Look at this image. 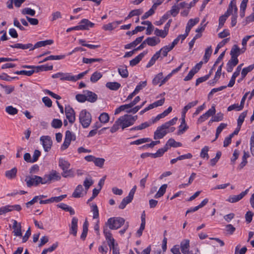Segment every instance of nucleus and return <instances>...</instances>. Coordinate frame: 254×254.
I'll return each instance as SVG.
<instances>
[{
	"instance_id": "obj_54",
	"label": "nucleus",
	"mask_w": 254,
	"mask_h": 254,
	"mask_svg": "<svg viewBox=\"0 0 254 254\" xmlns=\"http://www.w3.org/2000/svg\"><path fill=\"white\" fill-rule=\"evenodd\" d=\"M253 36H254V35L246 36L243 39L242 41V44L243 47L241 49V53H244L246 51V45H247V42Z\"/></svg>"
},
{
	"instance_id": "obj_57",
	"label": "nucleus",
	"mask_w": 254,
	"mask_h": 254,
	"mask_svg": "<svg viewBox=\"0 0 254 254\" xmlns=\"http://www.w3.org/2000/svg\"><path fill=\"white\" fill-rule=\"evenodd\" d=\"M170 14L166 13L159 21H156L154 24L156 25H161L169 17Z\"/></svg>"
},
{
	"instance_id": "obj_37",
	"label": "nucleus",
	"mask_w": 254,
	"mask_h": 254,
	"mask_svg": "<svg viewBox=\"0 0 254 254\" xmlns=\"http://www.w3.org/2000/svg\"><path fill=\"white\" fill-rule=\"evenodd\" d=\"M154 34L156 36L164 38L168 35V33L164 29L160 30L158 28H156L154 31Z\"/></svg>"
},
{
	"instance_id": "obj_62",
	"label": "nucleus",
	"mask_w": 254,
	"mask_h": 254,
	"mask_svg": "<svg viewBox=\"0 0 254 254\" xmlns=\"http://www.w3.org/2000/svg\"><path fill=\"white\" fill-rule=\"evenodd\" d=\"M208 150H209V148L207 146L204 147L201 149V151L200 152V157L203 158H206L207 159H208L209 158V156L208 154Z\"/></svg>"
},
{
	"instance_id": "obj_53",
	"label": "nucleus",
	"mask_w": 254,
	"mask_h": 254,
	"mask_svg": "<svg viewBox=\"0 0 254 254\" xmlns=\"http://www.w3.org/2000/svg\"><path fill=\"white\" fill-rule=\"evenodd\" d=\"M34 73V71H33V69L30 70H22L20 71H16L14 72L15 74L18 75H25L28 76L32 75Z\"/></svg>"
},
{
	"instance_id": "obj_13",
	"label": "nucleus",
	"mask_w": 254,
	"mask_h": 254,
	"mask_svg": "<svg viewBox=\"0 0 254 254\" xmlns=\"http://www.w3.org/2000/svg\"><path fill=\"white\" fill-rule=\"evenodd\" d=\"M77 223L78 219L75 217H73L69 228V233L70 234L73 235L74 236H76L77 235Z\"/></svg>"
},
{
	"instance_id": "obj_27",
	"label": "nucleus",
	"mask_w": 254,
	"mask_h": 254,
	"mask_svg": "<svg viewBox=\"0 0 254 254\" xmlns=\"http://www.w3.org/2000/svg\"><path fill=\"white\" fill-rule=\"evenodd\" d=\"M10 47L12 48L21 49L23 50L29 49L31 50L32 44L29 43L27 44H22L20 43H17L13 45H10Z\"/></svg>"
},
{
	"instance_id": "obj_44",
	"label": "nucleus",
	"mask_w": 254,
	"mask_h": 254,
	"mask_svg": "<svg viewBox=\"0 0 254 254\" xmlns=\"http://www.w3.org/2000/svg\"><path fill=\"white\" fill-rule=\"evenodd\" d=\"M163 79V73L160 72L157 74L152 80V83L154 85H157L159 83H161V80Z\"/></svg>"
},
{
	"instance_id": "obj_56",
	"label": "nucleus",
	"mask_w": 254,
	"mask_h": 254,
	"mask_svg": "<svg viewBox=\"0 0 254 254\" xmlns=\"http://www.w3.org/2000/svg\"><path fill=\"white\" fill-rule=\"evenodd\" d=\"M230 40V38H226L223 40L221 42H220L217 46L215 52L214 54H216L219 50L223 46H224L226 43H227Z\"/></svg>"
},
{
	"instance_id": "obj_45",
	"label": "nucleus",
	"mask_w": 254,
	"mask_h": 254,
	"mask_svg": "<svg viewBox=\"0 0 254 254\" xmlns=\"http://www.w3.org/2000/svg\"><path fill=\"white\" fill-rule=\"evenodd\" d=\"M62 175L64 178L72 177L74 176V171L72 169H66L63 170Z\"/></svg>"
},
{
	"instance_id": "obj_33",
	"label": "nucleus",
	"mask_w": 254,
	"mask_h": 254,
	"mask_svg": "<svg viewBox=\"0 0 254 254\" xmlns=\"http://www.w3.org/2000/svg\"><path fill=\"white\" fill-rule=\"evenodd\" d=\"M65 55H58V56H53L51 55L45 58L42 61L40 62V63H44L47 62L49 60H60L63 59L65 58Z\"/></svg>"
},
{
	"instance_id": "obj_47",
	"label": "nucleus",
	"mask_w": 254,
	"mask_h": 254,
	"mask_svg": "<svg viewBox=\"0 0 254 254\" xmlns=\"http://www.w3.org/2000/svg\"><path fill=\"white\" fill-rule=\"evenodd\" d=\"M103 60L101 58H92V59H88L86 58H83L82 60L83 63L85 64H91L93 62H103Z\"/></svg>"
},
{
	"instance_id": "obj_64",
	"label": "nucleus",
	"mask_w": 254,
	"mask_h": 254,
	"mask_svg": "<svg viewBox=\"0 0 254 254\" xmlns=\"http://www.w3.org/2000/svg\"><path fill=\"white\" fill-rule=\"evenodd\" d=\"M250 150L252 155L254 156V131L250 138Z\"/></svg>"
},
{
	"instance_id": "obj_34",
	"label": "nucleus",
	"mask_w": 254,
	"mask_h": 254,
	"mask_svg": "<svg viewBox=\"0 0 254 254\" xmlns=\"http://www.w3.org/2000/svg\"><path fill=\"white\" fill-rule=\"evenodd\" d=\"M102 77V74L97 71L94 72L90 77V81L92 83L96 82Z\"/></svg>"
},
{
	"instance_id": "obj_9",
	"label": "nucleus",
	"mask_w": 254,
	"mask_h": 254,
	"mask_svg": "<svg viewBox=\"0 0 254 254\" xmlns=\"http://www.w3.org/2000/svg\"><path fill=\"white\" fill-rule=\"evenodd\" d=\"M94 23L90 22L87 19H83L80 22V24L76 26V29H79L80 30H88L89 27H93Z\"/></svg>"
},
{
	"instance_id": "obj_17",
	"label": "nucleus",
	"mask_w": 254,
	"mask_h": 254,
	"mask_svg": "<svg viewBox=\"0 0 254 254\" xmlns=\"http://www.w3.org/2000/svg\"><path fill=\"white\" fill-rule=\"evenodd\" d=\"M54 43L52 40H47L45 41H41L37 42L34 46L32 44L31 50H33L35 49L38 48L42 47H44L47 45H50Z\"/></svg>"
},
{
	"instance_id": "obj_60",
	"label": "nucleus",
	"mask_w": 254,
	"mask_h": 254,
	"mask_svg": "<svg viewBox=\"0 0 254 254\" xmlns=\"http://www.w3.org/2000/svg\"><path fill=\"white\" fill-rule=\"evenodd\" d=\"M0 86L4 90L6 94H10L14 90V86L3 85L2 84H0Z\"/></svg>"
},
{
	"instance_id": "obj_19",
	"label": "nucleus",
	"mask_w": 254,
	"mask_h": 254,
	"mask_svg": "<svg viewBox=\"0 0 254 254\" xmlns=\"http://www.w3.org/2000/svg\"><path fill=\"white\" fill-rule=\"evenodd\" d=\"M182 253L183 254H188L189 252L190 241L189 240H183L180 244Z\"/></svg>"
},
{
	"instance_id": "obj_61",
	"label": "nucleus",
	"mask_w": 254,
	"mask_h": 254,
	"mask_svg": "<svg viewBox=\"0 0 254 254\" xmlns=\"http://www.w3.org/2000/svg\"><path fill=\"white\" fill-rule=\"evenodd\" d=\"M243 109V107H241V105H239L238 104H234L232 105L229 106L228 108V111H231L233 110H236L237 111H241Z\"/></svg>"
},
{
	"instance_id": "obj_31",
	"label": "nucleus",
	"mask_w": 254,
	"mask_h": 254,
	"mask_svg": "<svg viewBox=\"0 0 254 254\" xmlns=\"http://www.w3.org/2000/svg\"><path fill=\"white\" fill-rule=\"evenodd\" d=\"M167 188V184H164L161 186L159 188L157 192L155 194L154 197L156 198H158L159 197H162L166 191V189Z\"/></svg>"
},
{
	"instance_id": "obj_5",
	"label": "nucleus",
	"mask_w": 254,
	"mask_h": 254,
	"mask_svg": "<svg viewBox=\"0 0 254 254\" xmlns=\"http://www.w3.org/2000/svg\"><path fill=\"white\" fill-rule=\"evenodd\" d=\"M61 179L60 174L56 170H52L49 174L45 175L43 177L44 183L51 184L52 182L59 181Z\"/></svg>"
},
{
	"instance_id": "obj_32",
	"label": "nucleus",
	"mask_w": 254,
	"mask_h": 254,
	"mask_svg": "<svg viewBox=\"0 0 254 254\" xmlns=\"http://www.w3.org/2000/svg\"><path fill=\"white\" fill-rule=\"evenodd\" d=\"M17 171V169L15 167L10 170L6 171L5 173V177L9 179H13L16 176Z\"/></svg>"
},
{
	"instance_id": "obj_15",
	"label": "nucleus",
	"mask_w": 254,
	"mask_h": 254,
	"mask_svg": "<svg viewBox=\"0 0 254 254\" xmlns=\"http://www.w3.org/2000/svg\"><path fill=\"white\" fill-rule=\"evenodd\" d=\"M167 133V130L163 129L161 126L157 127L154 133V139H161Z\"/></svg>"
},
{
	"instance_id": "obj_58",
	"label": "nucleus",
	"mask_w": 254,
	"mask_h": 254,
	"mask_svg": "<svg viewBox=\"0 0 254 254\" xmlns=\"http://www.w3.org/2000/svg\"><path fill=\"white\" fill-rule=\"evenodd\" d=\"M5 111L9 115H14L17 113L18 110L12 106H9L6 107Z\"/></svg>"
},
{
	"instance_id": "obj_28",
	"label": "nucleus",
	"mask_w": 254,
	"mask_h": 254,
	"mask_svg": "<svg viewBox=\"0 0 254 254\" xmlns=\"http://www.w3.org/2000/svg\"><path fill=\"white\" fill-rule=\"evenodd\" d=\"M83 190L82 186L81 185H78L74 191H73L72 196L74 198H79L82 196V192Z\"/></svg>"
},
{
	"instance_id": "obj_18",
	"label": "nucleus",
	"mask_w": 254,
	"mask_h": 254,
	"mask_svg": "<svg viewBox=\"0 0 254 254\" xmlns=\"http://www.w3.org/2000/svg\"><path fill=\"white\" fill-rule=\"evenodd\" d=\"M147 51H143L142 53L139 54L135 58L133 59L129 62V65L131 66H133L138 64L144 56L147 54Z\"/></svg>"
},
{
	"instance_id": "obj_11",
	"label": "nucleus",
	"mask_w": 254,
	"mask_h": 254,
	"mask_svg": "<svg viewBox=\"0 0 254 254\" xmlns=\"http://www.w3.org/2000/svg\"><path fill=\"white\" fill-rule=\"evenodd\" d=\"M83 93L85 94L86 101L89 102L94 103L97 101L98 99L97 95L96 93L89 90H84Z\"/></svg>"
},
{
	"instance_id": "obj_42",
	"label": "nucleus",
	"mask_w": 254,
	"mask_h": 254,
	"mask_svg": "<svg viewBox=\"0 0 254 254\" xmlns=\"http://www.w3.org/2000/svg\"><path fill=\"white\" fill-rule=\"evenodd\" d=\"M159 58V55L158 53H155L151 58L148 63L147 64L146 67L149 68L152 66L155 63L156 60Z\"/></svg>"
},
{
	"instance_id": "obj_23",
	"label": "nucleus",
	"mask_w": 254,
	"mask_h": 254,
	"mask_svg": "<svg viewBox=\"0 0 254 254\" xmlns=\"http://www.w3.org/2000/svg\"><path fill=\"white\" fill-rule=\"evenodd\" d=\"M143 38H144L143 36L137 37L133 42H131L129 44L126 45L125 46V48L126 49H129L135 47L136 46H137L138 44H139V43H140L142 42Z\"/></svg>"
},
{
	"instance_id": "obj_4",
	"label": "nucleus",
	"mask_w": 254,
	"mask_h": 254,
	"mask_svg": "<svg viewBox=\"0 0 254 254\" xmlns=\"http://www.w3.org/2000/svg\"><path fill=\"white\" fill-rule=\"evenodd\" d=\"M25 181L26 182L27 186L29 188L33 186H37L40 184L45 185L44 183L43 177L36 175L27 176Z\"/></svg>"
},
{
	"instance_id": "obj_3",
	"label": "nucleus",
	"mask_w": 254,
	"mask_h": 254,
	"mask_svg": "<svg viewBox=\"0 0 254 254\" xmlns=\"http://www.w3.org/2000/svg\"><path fill=\"white\" fill-rule=\"evenodd\" d=\"M79 119L83 127L87 128L91 123L92 117L89 112L86 110H83L79 114Z\"/></svg>"
},
{
	"instance_id": "obj_24",
	"label": "nucleus",
	"mask_w": 254,
	"mask_h": 254,
	"mask_svg": "<svg viewBox=\"0 0 254 254\" xmlns=\"http://www.w3.org/2000/svg\"><path fill=\"white\" fill-rule=\"evenodd\" d=\"M241 54H242L241 53V49L237 45H234L230 52L231 58H237Z\"/></svg>"
},
{
	"instance_id": "obj_8",
	"label": "nucleus",
	"mask_w": 254,
	"mask_h": 254,
	"mask_svg": "<svg viewBox=\"0 0 254 254\" xmlns=\"http://www.w3.org/2000/svg\"><path fill=\"white\" fill-rule=\"evenodd\" d=\"M65 114L69 122L73 124L75 121V113L74 110L69 106H66L65 108Z\"/></svg>"
},
{
	"instance_id": "obj_63",
	"label": "nucleus",
	"mask_w": 254,
	"mask_h": 254,
	"mask_svg": "<svg viewBox=\"0 0 254 254\" xmlns=\"http://www.w3.org/2000/svg\"><path fill=\"white\" fill-rule=\"evenodd\" d=\"M93 184V181L90 178L89 179L86 178L84 182H83V185L86 189V190H87L90 186H91Z\"/></svg>"
},
{
	"instance_id": "obj_2",
	"label": "nucleus",
	"mask_w": 254,
	"mask_h": 254,
	"mask_svg": "<svg viewBox=\"0 0 254 254\" xmlns=\"http://www.w3.org/2000/svg\"><path fill=\"white\" fill-rule=\"evenodd\" d=\"M125 222L124 218L121 217H111L108 219L107 222L105 223V227H109L110 229L117 230L122 226H123Z\"/></svg>"
},
{
	"instance_id": "obj_10",
	"label": "nucleus",
	"mask_w": 254,
	"mask_h": 254,
	"mask_svg": "<svg viewBox=\"0 0 254 254\" xmlns=\"http://www.w3.org/2000/svg\"><path fill=\"white\" fill-rule=\"evenodd\" d=\"M249 191V189H248L238 195L231 196L227 200L231 203L238 202L242 199L248 193Z\"/></svg>"
},
{
	"instance_id": "obj_25",
	"label": "nucleus",
	"mask_w": 254,
	"mask_h": 254,
	"mask_svg": "<svg viewBox=\"0 0 254 254\" xmlns=\"http://www.w3.org/2000/svg\"><path fill=\"white\" fill-rule=\"evenodd\" d=\"M59 166L62 170H65V169L69 168L70 164L67 160L60 158L59 160Z\"/></svg>"
},
{
	"instance_id": "obj_40",
	"label": "nucleus",
	"mask_w": 254,
	"mask_h": 254,
	"mask_svg": "<svg viewBox=\"0 0 254 254\" xmlns=\"http://www.w3.org/2000/svg\"><path fill=\"white\" fill-rule=\"evenodd\" d=\"M99 120L101 123L106 124L109 121V116L106 113H103L99 117Z\"/></svg>"
},
{
	"instance_id": "obj_43",
	"label": "nucleus",
	"mask_w": 254,
	"mask_h": 254,
	"mask_svg": "<svg viewBox=\"0 0 254 254\" xmlns=\"http://www.w3.org/2000/svg\"><path fill=\"white\" fill-rule=\"evenodd\" d=\"M212 50L211 48V46L208 47L205 51V54L203 57V60L204 61L205 63H207L211 55L212 54Z\"/></svg>"
},
{
	"instance_id": "obj_50",
	"label": "nucleus",
	"mask_w": 254,
	"mask_h": 254,
	"mask_svg": "<svg viewBox=\"0 0 254 254\" xmlns=\"http://www.w3.org/2000/svg\"><path fill=\"white\" fill-rule=\"evenodd\" d=\"M62 125V121L61 120L57 119H54L51 123L52 127L55 128H59L61 127Z\"/></svg>"
},
{
	"instance_id": "obj_41",
	"label": "nucleus",
	"mask_w": 254,
	"mask_h": 254,
	"mask_svg": "<svg viewBox=\"0 0 254 254\" xmlns=\"http://www.w3.org/2000/svg\"><path fill=\"white\" fill-rule=\"evenodd\" d=\"M141 24L147 25L148 26V28L146 30V34L150 35L154 28L151 22L149 21H144L141 22Z\"/></svg>"
},
{
	"instance_id": "obj_20",
	"label": "nucleus",
	"mask_w": 254,
	"mask_h": 254,
	"mask_svg": "<svg viewBox=\"0 0 254 254\" xmlns=\"http://www.w3.org/2000/svg\"><path fill=\"white\" fill-rule=\"evenodd\" d=\"M172 49L173 48H171V46L169 45L164 46L159 51L156 52V53H159V58L161 57L162 58L163 57H166L168 55V53L171 51Z\"/></svg>"
},
{
	"instance_id": "obj_21",
	"label": "nucleus",
	"mask_w": 254,
	"mask_h": 254,
	"mask_svg": "<svg viewBox=\"0 0 254 254\" xmlns=\"http://www.w3.org/2000/svg\"><path fill=\"white\" fill-rule=\"evenodd\" d=\"M145 40L146 44L152 47L157 45L160 42V39L155 36L148 37Z\"/></svg>"
},
{
	"instance_id": "obj_51",
	"label": "nucleus",
	"mask_w": 254,
	"mask_h": 254,
	"mask_svg": "<svg viewBox=\"0 0 254 254\" xmlns=\"http://www.w3.org/2000/svg\"><path fill=\"white\" fill-rule=\"evenodd\" d=\"M180 8L176 5H174L172 6L170 10L167 11L166 13H169L170 15H171L173 16H176L179 12Z\"/></svg>"
},
{
	"instance_id": "obj_12",
	"label": "nucleus",
	"mask_w": 254,
	"mask_h": 254,
	"mask_svg": "<svg viewBox=\"0 0 254 254\" xmlns=\"http://www.w3.org/2000/svg\"><path fill=\"white\" fill-rule=\"evenodd\" d=\"M228 15H233L234 13H238V8L236 5V0H232L229 4L228 8L225 12Z\"/></svg>"
},
{
	"instance_id": "obj_26",
	"label": "nucleus",
	"mask_w": 254,
	"mask_h": 254,
	"mask_svg": "<svg viewBox=\"0 0 254 254\" xmlns=\"http://www.w3.org/2000/svg\"><path fill=\"white\" fill-rule=\"evenodd\" d=\"M121 84L117 82H108L106 84L107 88L111 90L116 91L121 87Z\"/></svg>"
},
{
	"instance_id": "obj_1",
	"label": "nucleus",
	"mask_w": 254,
	"mask_h": 254,
	"mask_svg": "<svg viewBox=\"0 0 254 254\" xmlns=\"http://www.w3.org/2000/svg\"><path fill=\"white\" fill-rule=\"evenodd\" d=\"M137 119V115L133 116L131 115L126 114L121 116L116 121L111 127L110 131L112 133L115 132L119 129V127H121L122 129H124L125 128L133 125Z\"/></svg>"
},
{
	"instance_id": "obj_29",
	"label": "nucleus",
	"mask_w": 254,
	"mask_h": 254,
	"mask_svg": "<svg viewBox=\"0 0 254 254\" xmlns=\"http://www.w3.org/2000/svg\"><path fill=\"white\" fill-rule=\"evenodd\" d=\"M118 72L123 78H127L128 76V72L126 65L120 66L118 68Z\"/></svg>"
},
{
	"instance_id": "obj_14",
	"label": "nucleus",
	"mask_w": 254,
	"mask_h": 254,
	"mask_svg": "<svg viewBox=\"0 0 254 254\" xmlns=\"http://www.w3.org/2000/svg\"><path fill=\"white\" fill-rule=\"evenodd\" d=\"M186 114L182 112V122L179 126V129L178 131V135L183 134L188 128L185 121Z\"/></svg>"
},
{
	"instance_id": "obj_39",
	"label": "nucleus",
	"mask_w": 254,
	"mask_h": 254,
	"mask_svg": "<svg viewBox=\"0 0 254 254\" xmlns=\"http://www.w3.org/2000/svg\"><path fill=\"white\" fill-rule=\"evenodd\" d=\"M197 100H195L189 103L186 106H185L184 107L182 112H184V113H186L189 109L196 106L197 104Z\"/></svg>"
},
{
	"instance_id": "obj_22",
	"label": "nucleus",
	"mask_w": 254,
	"mask_h": 254,
	"mask_svg": "<svg viewBox=\"0 0 254 254\" xmlns=\"http://www.w3.org/2000/svg\"><path fill=\"white\" fill-rule=\"evenodd\" d=\"M199 19L198 18L190 19L187 24L185 32L189 34L191 28L196 24L199 22Z\"/></svg>"
},
{
	"instance_id": "obj_38",
	"label": "nucleus",
	"mask_w": 254,
	"mask_h": 254,
	"mask_svg": "<svg viewBox=\"0 0 254 254\" xmlns=\"http://www.w3.org/2000/svg\"><path fill=\"white\" fill-rule=\"evenodd\" d=\"M254 68V64L248 66L247 67H245L242 69L241 72V76L242 78L246 77L247 74L250 71H251Z\"/></svg>"
},
{
	"instance_id": "obj_7",
	"label": "nucleus",
	"mask_w": 254,
	"mask_h": 254,
	"mask_svg": "<svg viewBox=\"0 0 254 254\" xmlns=\"http://www.w3.org/2000/svg\"><path fill=\"white\" fill-rule=\"evenodd\" d=\"M40 140L42 143L45 151L48 152L51 148L53 142L50 136L48 135L42 136Z\"/></svg>"
},
{
	"instance_id": "obj_48",
	"label": "nucleus",
	"mask_w": 254,
	"mask_h": 254,
	"mask_svg": "<svg viewBox=\"0 0 254 254\" xmlns=\"http://www.w3.org/2000/svg\"><path fill=\"white\" fill-rule=\"evenodd\" d=\"M229 16V15L226 13H225L223 15L219 17L218 26L219 28H222L223 26L226 19Z\"/></svg>"
},
{
	"instance_id": "obj_30",
	"label": "nucleus",
	"mask_w": 254,
	"mask_h": 254,
	"mask_svg": "<svg viewBox=\"0 0 254 254\" xmlns=\"http://www.w3.org/2000/svg\"><path fill=\"white\" fill-rule=\"evenodd\" d=\"M250 157V154L248 152H246L245 151H244V154L242 157V161L241 163L239 164L238 166V169L240 170H241L243 169L247 164V158Z\"/></svg>"
},
{
	"instance_id": "obj_16",
	"label": "nucleus",
	"mask_w": 254,
	"mask_h": 254,
	"mask_svg": "<svg viewBox=\"0 0 254 254\" xmlns=\"http://www.w3.org/2000/svg\"><path fill=\"white\" fill-rule=\"evenodd\" d=\"M12 228L14 230L13 233L14 236L19 237L22 236L21 224L18 223L15 220H13Z\"/></svg>"
},
{
	"instance_id": "obj_6",
	"label": "nucleus",
	"mask_w": 254,
	"mask_h": 254,
	"mask_svg": "<svg viewBox=\"0 0 254 254\" xmlns=\"http://www.w3.org/2000/svg\"><path fill=\"white\" fill-rule=\"evenodd\" d=\"M22 67L26 68H32L33 69V71H34V72H39L40 71H43L51 70L53 68V65H48L47 64H44L38 66L23 65L22 66Z\"/></svg>"
},
{
	"instance_id": "obj_55",
	"label": "nucleus",
	"mask_w": 254,
	"mask_h": 254,
	"mask_svg": "<svg viewBox=\"0 0 254 254\" xmlns=\"http://www.w3.org/2000/svg\"><path fill=\"white\" fill-rule=\"evenodd\" d=\"M105 159L102 158H95L94 163L95 166L102 168L105 163Z\"/></svg>"
},
{
	"instance_id": "obj_52",
	"label": "nucleus",
	"mask_w": 254,
	"mask_h": 254,
	"mask_svg": "<svg viewBox=\"0 0 254 254\" xmlns=\"http://www.w3.org/2000/svg\"><path fill=\"white\" fill-rule=\"evenodd\" d=\"M21 13L23 15L27 14L33 16L35 15L36 12L35 10L29 7H26L22 10Z\"/></svg>"
},
{
	"instance_id": "obj_59",
	"label": "nucleus",
	"mask_w": 254,
	"mask_h": 254,
	"mask_svg": "<svg viewBox=\"0 0 254 254\" xmlns=\"http://www.w3.org/2000/svg\"><path fill=\"white\" fill-rule=\"evenodd\" d=\"M103 233L105 235L106 240H109L110 239H113L112 234L109 229L107 227L104 226L103 229Z\"/></svg>"
},
{
	"instance_id": "obj_49",
	"label": "nucleus",
	"mask_w": 254,
	"mask_h": 254,
	"mask_svg": "<svg viewBox=\"0 0 254 254\" xmlns=\"http://www.w3.org/2000/svg\"><path fill=\"white\" fill-rule=\"evenodd\" d=\"M88 223L87 221H85L83 225V231L80 236L81 239L84 240L86 237L88 232Z\"/></svg>"
},
{
	"instance_id": "obj_36",
	"label": "nucleus",
	"mask_w": 254,
	"mask_h": 254,
	"mask_svg": "<svg viewBox=\"0 0 254 254\" xmlns=\"http://www.w3.org/2000/svg\"><path fill=\"white\" fill-rule=\"evenodd\" d=\"M227 124L225 123H221L220 124V125L217 127L216 129L215 138L213 140H212V142L216 140V139L218 137L220 133L221 132L223 129H224L227 127Z\"/></svg>"
},
{
	"instance_id": "obj_35",
	"label": "nucleus",
	"mask_w": 254,
	"mask_h": 254,
	"mask_svg": "<svg viewBox=\"0 0 254 254\" xmlns=\"http://www.w3.org/2000/svg\"><path fill=\"white\" fill-rule=\"evenodd\" d=\"M166 145L167 147H181L182 146V144L179 142H176L174 139L170 138L168 141L167 142Z\"/></svg>"
},
{
	"instance_id": "obj_46",
	"label": "nucleus",
	"mask_w": 254,
	"mask_h": 254,
	"mask_svg": "<svg viewBox=\"0 0 254 254\" xmlns=\"http://www.w3.org/2000/svg\"><path fill=\"white\" fill-rule=\"evenodd\" d=\"M247 114V111H244L243 113H242L240 116H239V118L237 120V126L239 127H241L242 125L243 124L245 118H246Z\"/></svg>"
}]
</instances>
